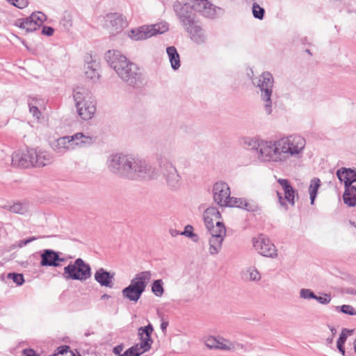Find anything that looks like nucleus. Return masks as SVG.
Returning <instances> with one entry per match:
<instances>
[{
    "instance_id": "obj_1",
    "label": "nucleus",
    "mask_w": 356,
    "mask_h": 356,
    "mask_svg": "<svg viewBox=\"0 0 356 356\" xmlns=\"http://www.w3.org/2000/svg\"><path fill=\"white\" fill-rule=\"evenodd\" d=\"M105 59L120 79L127 85L135 88L142 83L143 74L140 68L120 51L108 50L105 54Z\"/></svg>"
},
{
    "instance_id": "obj_2",
    "label": "nucleus",
    "mask_w": 356,
    "mask_h": 356,
    "mask_svg": "<svg viewBox=\"0 0 356 356\" xmlns=\"http://www.w3.org/2000/svg\"><path fill=\"white\" fill-rule=\"evenodd\" d=\"M74 99L77 113L83 120H90L96 112V102L88 90L78 87L74 90Z\"/></svg>"
},
{
    "instance_id": "obj_3",
    "label": "nucleus",
    "mask_w": 356,
    "mask_h": 356,
    "mask_svg": "<svg viewBox=\"0 0 356 356\" xmlns=\"http://www.w3.org/2000/svg\"><path fill=\"white\" fill-rule=\"evenodd\" d=\"M129 167L127 166L128 175L123 178L130 180L151 179L154 176V172L151 165L145 161L140 160L130 156L129 159Z\"/></svg>"
},
{
    "instance_id": "obj_4",
    "label": "nucleus",
    "mask_w": 356,
    "mask_h": 356,
    "mask_svg": "<svg viewBox=\"0 0 356 356\" xmlns=\"http://www.w3.org/2000/svg\"><path fill=\"white\" fill-rule=\"evenodd\" d=\"M305 139L299 135L289 136L277 140V145L280 147L279 149L284 161L290 156L300 154L305 149Z\"/></svg>"
},
{
    "instance_id": "obj_5",
    "label": "nucleus",
    "mask_w": 356,
    "mask_h": 356,
    "mask_svg": "<svg viewBox=\"0 0 356 356\" xmlns=\"http://www.w3.org/2000/svg\"><path fill=\"white\" fill-rule=\"evenodd\" d=\"M63 270L62 275L66 280L83 282L90 278L92 275L90 266L81 258L76 259L74 262L71 261Z\"/></svg>"
},
{
    "instance_id": "obj_6",
    "label": "nucleus",
    "mask_w": 356,
    "mask_h": 356,
    "mask_svg": "<svg viewBox=\"0 0 356 356\" xmlns=\"http://www.w3.org/2000/svg\"><path fill=\"white\" fill-rule=\"evenodd\" d=\"M337 177L341 182L344 184V192L343 194V200L345 204L351 203L354 198H350L353 191H356V186L353 184L356 182V170L347 168L345 167L340 168L337 171Z\"/></svg>"
},
{
    "instance_id": "obj_7",
    "label": "nucleus",
    "mask_w": 356,
    "mask_h": 356,
    "mask_svg": "<svg viewBox=\"0 0 356 356\" xmlns=\"http://www.w3.org/2000/svg\"><path fill=\"white\" fill-rule=\"evenodd\" d=\"M274 79L273 75L268 72H263L259 78L257 86L261 92V98L264 102L266 113L270 115L272 113L271 96Z\"/></svg>"
},
{
    "instance_id": "obj_8",
    "label": "nucleus",
    "mask_w": 356,
    "mask_h": 356,
    "mask_svg": "<svg viewBox=\"0 0 356 356\" xmlns=\"http://www.w3.org/2000/svg\"><path fill=\"white\" fill-rule=\"evenodd\" d=\"M257 154L258 157L264 161H284V158L281 154L280 147L277 145V140L273 141H260V145Z\"/></svg>"
},
{
    "instance_id": "obj_9",
    "label": "nucleus",
    "mask_w": 356,
    "mask_h": 356,
    "mask_svg": "<svg viewBox=\"0 0 356 356\" xmlns=\"http://www.w3.org/2000/svg\"><path fill=\"white\" fill-rule=\"evenodd\" d=\"M130 156L123 154H111L106 161V165L110 172L123 178L127 173V166L129 165V159Z\"/></svg>"
},
{
    "instance_id": "obj_10",
    "label": "nucleus",
    "mask_w": 356,
    "mask_h": 356,
    "mask_svg": "<svg viewBox=\"0 0 356 356\" xmlns=\"http://www.w3.org/2000/svg\"><path fill=\"white\" fill-rule=\"evenodd\" d=\"M173 8L177 17L184 29H186V27L196 22L195 13L193 10L190 3H186L183 5L180 3L176 4L174 5Z\"/></svg>"
},
{
    "instance_id": "obj_11",
    "label": "nucleus",
    "mask_w": 356,
    "mask_h": 356,
    "mask_svg": "<svg viewBox=\"0 0 356 356\" xmlns=\"http://www.w3.org/2000/svg\"><path fill=\"white\" fill-rule=\"evenodd\" d=\"M277 182L282 186L284 193V197H283L281 193L277 191L279 203L285 210H288L289 207L286 202L293 207L295 204V195L298 196V193L291 185L288 179H279Z\"/></svg>"
},
{
    "instance_id": "obj_12",
    "label": "nucleus",
    "mask_w": 356,
    "mask_h": 356,
    "mask_svg": "<svg viewBox=\"0 0 356 356\" xmlns=\"http://www.w3.org/2000/svg\"><path fill=\"white\" fill-rule=\"evenodd\" d=\"M255 250L262 256L275 258L277 256V250L270 240L263 234H260L253 241Z\"/></svg>"
},
{
    "instance_id": "obj_13",
    "label": "nucleus",
    "mask_w": 356,
    "mask_h": 356,
    "mask_svg": "<svg viewBox=\"0 0 356 356\" xmlns=\"http://www.w3.org/2000/svg\"><path fill=\"white\" fill-rule=\"evenodd\" d=\"M40 257V266L42 267H58L66 259L60 257L61 252L51 249H44L38 252Z\"/></svg>"
},
{
    "instance_id": "obj_14",
    "label": "nucleus",
    "mask_w": 356,
    "mask_h": 356,
    "mask_svg": "<svg viewBox=\"0 0 356 356\" xmlns=\"http://www.w3.org/2000/svg\"><path fill=\"white\" fill-rule=\"evenodd\" d=\"M212 191L213 200L220 207H224V204L230 200V188L224 181L216 182L213 186Z\"/></svg>"
},
{
    "instance_id": "obj_15",
    "label": "nucleus",
    "mask_w": 356,
    "mask_h": 356,
    "mask_svg": "<svg viewBox=\"0 0 356 356\" xmlns=\"http://www.w3.org/2000/svg\"><path fill=\"white\" fill-rule=\"evenodd\" d=\"M33 156H36L35 150L33 149H27L26 152H15L12 156V163L23 168L33 167Z\"/></svg>"
},
{
    "instance_id": "obj_16",
    "label": "nucleus",
    "mask_w": 356,
    "mask_h": 356,
    "mask_svg": "<svg viewBox=\"0 0 356 356\" xmlns=\"http://www.w3.org/2000/svg\"><path fill=\"white\" fill-rule=\"evenodd\" d=\"M106 26L110 30L113 35L122 31L126 25V21L122 14L108 13L105 17Z\"/></svg>"
},
{
    "instance_id": "obj_17",
    "label": "nucleus",
    "mask_w": 356,
    "mask_h": 356,
    "mask_svg": "<svg viewBox=\"0 0 356 356\" xmlns=\"http://www.w3.org/2000/svg\"><path fill=\"white\" fill-rule=\"evenodd\" d=\"M193 10L205 17H213L216 15V7L208 0H188Z\"/></svg>"
},
{
    "instance_id": "obj_18",
    "label": "nucleus",
    "mask_w": 356,
    "mask_h": 356,
    "mask_svg": "<svg viewBox=\"0 0 356 356\" xmlns=\"http://www.w3.org/2000/svg\"><path fill=\"white\" fill-rule=\"evenodd\" d=\"M161 168L168 185L172 188H179L180 186V179L175 167L170 163H165Z\"/></svg>"
},
{
    "instance_id": "obj_19",
    "label": "nucleus",
    "mask_w": 356,
    "mask_h": 356,
    "mask_svg": "<svg viewBox=\"0 0 356 356\" xmlns=\"http://www.w3.org/2000/svg\"><path fill=\"white\" fill-rule=\"evenodd\" d=\"M153 331L154 328L151 323L138 328V334L140 341V346L141 348L147 351L150 350L153 343V339L152 338Z\"/></svg>"
},
{
    "instance_id": "obj_20",
    "label": "nucleus",
    "mask_w": 356,
    "mask_h": 356,
    "mask_svg": "<svg viewBox=\"0 0 356 356\" xmlns=\"http://www.w3.org/2000/svg\"><path fill=\"white\" fill-rule=\"evenodd\" d=\"M151 272L149 270L140 272L136 274L131 280L129 286L143 293L149 280L151 279Z\"/></svg>"
},
{
    "instance_id": "obj_21",
    "label": "nucleus",
    "mask_w": 356,
    "mask_h": 356,
    "mask_svg": "<svg viewBox=\"0 0 356 356\" xmlns=\"http://www.w3.org/2000/svg\"><path fill=\"white\" fill-rule=\"evenodd\" d=\"M128 36L135 41L144 40L153 36L151 25H143L136 29H132L128 33Z\"/></svg>"
},
{
    "instance_id": "obj_22",
    "label": "nucleus",
    "mask_w": 356,
    "mask_h": 356,
    "mask_svg": "<svg viewBox=\"0 0 356 356\" xmlns=\"http://www.w3.org/2000/svg\"><path fill=\"white\" fill-rule=\"evenodd\" d=\"M186 32L189 34L191 39L195 43L200 44L206 41L207 36L202 28L195 22L193 25L189 26L185 29Z\"/></svg>"
},
{
    "instance_id": "obj_23",
    "label": "nucleus",
    "mask_w": 356,
    "mask_h": 356,
    "mask_svg": "<svg viewBox=\"0 0 356 356\" xmlns=\"http://www.w3.org/2000/svg\"><path fill=\"white\" fill-rule=\"evenodd\" d=\"M95 280L102 286L112 288L113 285L114 273H111L104 268H100L95 273Z\"/></svg>"
},
{
    "instance_id": "obj_24",
    "label": "nucleus",
    "mask_w": 356,
    "mask_h": 356,
    "mask_svg": "<svg viewBox=\"0 0 356 356\" xmlns=\"http://www.w3.org/2000/svg\"><path fill=\"white\" fill-rule=\"evenodd\" d=\"M53 150L58 154L65 153L67 150L72 149L69 136L60 137L51 144Z\"/></svg>"
},
{
    "instance_id": "obj_25",
    "label": "nucleus",
    "mask_w": 356,
    "mask_h": 356,
    "mask_svg": "<svg viewBox=\"0 0 356 356\" xmlns=\"http://www.w3.org/2000/svg\"><path fill=\"white\" fill-rule=\"evenodd\" d=\"M14 25L20 29H25L27 33L35 31L39 29L38 24L29 19V17L16 19Z\"/></svg>"
},
{
    "instance_id": "obj_26",
    "label": "nucleus",
    "mask_w": 356,
    "mask_h": 356,
    "mask_svg": "<svg viewBox=\"0 0 356 356\" xmlns=\"http://www.w3.org/2000/svg\"><path fill=\"white\" fill-rule=\"evenodd\" d=\"M14 25L20 29H25L27 33L35 31L39 29L38 24L29 19V17L16 19Z\"/></svg>"
},
{
    "instance_id": "obj_27",
    "label": "nucleus",
    "mask_w": 356,
    "mask_h": 356,
    "mask_svg": "<svg viewBox=\"0 0 356 356\" xmlns=\"http://www.w3.org/2000/svg\"><path fill=\"white\" fill-rule=\"evenodd\" d=\"M72 149L77 145H90L93 140L90 136H85L82 133H76L73 136H69Z\"/></svg>"
},
{
    "instance_id": "obj_28",
    "label": "nucleus",
    "mask_w": 356,
    "mask_h": 356,
    "mask_svg": "<svg viewBox=\"0 0 356 356\" xmlns=\"http://www.w3.org/2000/svg\"><path fill=\"white\" fill-rule=\"evenodd\" d=\"M35 156H33V167H43L51 162V156L47 152L35 150Z\"/></svg>"
},
{
    "instance_id": "obj_29",
    "label": "nucleus",
    "mask_w": 356,
    "mask_h": 356,
    "mask_svg": "<svg viewBox=\"0 0 356 356\" xmlns=\"http://www.w3.org/2000/svg\"><path fill=\"white\" fill-rule=\"evenodd\" d=\"M166 52L172 68L175 70H178L180 67V58L177 49L174 46H170L167 47Z\"/></svg>"
},
{
    "instance_id": "obj_30",
    "label": "nucleus",
    "mask_w": 356,
    "mask_h": 356,
    "mask_svg": "<svg viewBox=\"0 0 356 356\" xmlns=\"http://www.w3.org/2000/svg\"><path fill=\"white\" fill-rule=\"evenodd\" d=\"M122 293L124 298H127L131 302H137L140 298L143 292L128 286L122 290Z\"/></svg>"
},
{
    "instance_id": "obj_31",
    "label": "nucleus",
    "mask_w": 356,
    "mask_h": 356,
    "mask_svg": "<svg viewBox=\"0 0 356 356\" xmlns=\"http://www.w3.org/2000/svg\"><path fill=\"white\" fill-rule=\"evenodd\" d=\"M225 237L216 235L209 238V253L212 255L217 254L222 248V243Z\"/></svg>"
},
{
    "instance_id": "obj_32",
    "label": "nucleus",
    "mask_w": 356,
    "mask_h": 356,
    "mask_svg": "<svg viewBox=\"0 0 356 356\" xmlns=\"http://www.w3.org/2000/svg\"><path fill=\"white\" fill-rule=\"evenodd\" d=\"M207 229L211 234V237H215L216 235H220L222 237L226 236V228L222 222L216 221L214 227Z\"/></svg>"
},
{
    "instance_id": "obj_33",
    "label": "nucleus",
    "mask_w": 356,
    "mask_h": 356,
    "mask_svg": "<svg viewBox=\"0 0 356 356\" xmlns=\"http://www.w3.org/2000/svg\"><path fill=\"white\" fill-rule=\"evenodd\" d=\"M320 186L321 180L318 178L314 177L311 180L309 188L311 204H314V200Z\"/></svg>"
},
{
    "instance_id": "obj_34",
    "label": "nucleus",
    "mask_w": 356,
    "mask_h": 356,
    "mask_svg": "<svg viewBox=\"0 0 356 356\" xmlns=\"http://www.w3.org/2000/svg\"><path fill=\"white\" fill-rule=\"evenodd\" d=\"M162 280H155L152 285V291L157 297H161L163 294L164 289L163 286Z\"/></svg>"
},
{
    "instance_id": "obj_35",
    "label": "nucleus",
    "mask_w": 356,
    "mask_h": 356,
    "mask_svg": "<svg viewBox=\"0 0 356 356\" xmlns=\"http://www.w3.org/2000/svg\"><path fill=\"white\" fill-rule=\"evenodd\" d=\"M245 199L243 198H236L230 196V200L227 201L226 204H224V207H237L242 208L243 204L244 203Z\"/></svg>"
},
{
    "instance_id": "obj_36",
    "label": "nucleus",
    "mask_w": 356,
    "mask_h": 356,
    "mask_svg": "<svg viewBox=\"0 0 356 356\" xmlns=\"http://www.w3.org/2000/svg\"><path fill=\"white\" fill-rule=\"evenodd\" d=\"M56 356H75L73 350L70 349V347L67 345L60 346L57 348Z\"/></svg>"
},
{
    "instance_id": "obj_37",
    "label": "nucleus",
    "mask_w": 356,
    "mask_h": 356,
    "mask_svg": "<svg viewBox=\"0 0 356 356\" xmlns=\"http://www.w3.org/2000/svg\"><path fill=\"white\" fill-rule=\"evenodd\" d=\"M29 19H33L37 24H38V27L40 28L43 22L47 19V16L42 12H33L30 16Z\"/></svg>"
},
{
    "instance_id": "obj_38",
    "label": "nucleus",
    "mask_w": 356,
    "mask_h": 356,
    "mask_svg": "<svg viewBox=\"0 0 356 356\" xmlns=\"http://www.w3.org/2000/svg\"><path fill=\"white\" fill-rule=\"evenodd\" d=\"M208 216L209 218H213L215 220H220L222 217L220 212L215 207L207 208L204 213V216Z\"/></svg>"
},
{
    "instance_id": "obj_39",
    "label": "nucleus",
    "mask_w": 356,
    "mask_h": 356,
    "mask_svg": "<svg viewBox=\"0 0 356 356\" xmlns=\"http://www.w3.org/2000/svg\"><path fill=\"white\" fill-rule=\"evenodd\" d=\"M153 35L161 34L168 31L169 26L167 23L163 24H152L151 25Z\"/></svg>"
},
{
    "instance_id": "obj_40",
    "label": "nucleus",
    "mask_w": 356,
    "mask_h": 356,
    "mask_svg": "<svg viewBox=\"0 0 356 356\" xmlns=\"http://www.w3.org/2000/svg\"><path fill=\"white\" fill-rule=\"evenodd\" d=\"M337 312H341L343 314H348L350 316L356 315V311L354 307L349 305H343L342 306L336 307Z\"/></svg>"
},
{
    "instance_id": "obj_41",
    "label": "nucleus",
    "mask_w": 356,
    "mask_h": 356,
    "mask_svg": "<svg viewBox=\"0 0 356 356\" xmlns=\"http://www.w3.org/2000/svg\"><path fill=\"white\" fill-rule=\"evenodd\" d=\"M205 344L209 348L226 349L225 347L220 346V343L213 337H209L206 339Z\"/></svg>"
},
{
    "instance_id": "obj_42",
    "label": "nucleus",
    "mask_w": 356,
    "mask_h": 356,
    "mask_svg": "<svg viewBox=\"0 0 356 356\" xmlns=\"http://www.w3.org/2000/svg\"><path fill=\"white\" fill-rule=\"evenodd\" d=\"M7 277L12 280L17 286H21L24 282V276L20 273H10L8 274Z\"/></svg>"
},
{
    "instance_id": "obj_43",
    "label": "nucleus",
    "mask_w": 356,
    "mask_h": 356,
    "mask_svg": "<svg viewBox=\"0 0 356 356\" xmlns=\"http://www.w3.org/2000/svg\"><path fill=\"white\" fill-rule=\"evenodd\" d=\"M252 14L255 18L262 19L264 17L265 10L257 3H254L252 4Z\"/></svg>"
},
{
    "instance_id": "obj_44",
    "label": "nucleus",
    "mask_w": 356,
    "mask_h": 356,
    "mask_svg": "<svg viewBox=\"0 0 356 356\" xmlns=\"http://www.w3.org/2000/svg\"><path fill=\"white\" fill-rule=\"evenodd\" d=\"M94 64L92 63H90L88 64V70L86 71V74L88 78L91 79H95L96 77H99V74L95 68H94Z\"/></svg>"
},
{
    "instance_id": "obj_45",
    "label": "nucleus",
    "mask_w": 356,
    "mask_h": 356,
    "mask_svg": "<svg viewBox=\"0 0 356 356\" xmlns=\"http://www.w3.org/2000/svg\"><path fill=\"white\" fill-rule=\"evenodd\" d=\"M300 296L303 299H314L316 298V295L309 289H302L300 291Z\"/></svg>"
},
{
    "instance_id": "obj_46",
    "label": "nucleus",
    "mask_w": 356,
    "mask_h": 356,
    "mask_svg": "<svg viewBox=\"0 0 356 356\" xmlns=\"http://www.w3.org/2000/svg\"><path fill=\"white\" fill-rule=\"evenodd\" d=\"M243 209L246 210L249 212H256L259 210V207L257 204L254 202H249L246 200H245L244 203L243 204Z\"/></svg>"
},
{
    "instance_id": "obj_47",
    "label": "nucleus",
    "mask_w": 356,
    "mask_h": 356,
    "mask_svg": "<svg viewBox=\"0 0 356 356\" xmlns=\"http://www.w3.org/2000/svg\"><path fill=\"white\" fill-rule=\"evenodd\" d=\"M261 140L255 139V138H248L245 140V144H247L248 148L252 150H255L257 152L258 151L259 147H257V145H260Z\"/></svg>"
},
{
    "instance_id": "obj_48",
    "label": "nucleus",
    "mask_w": 356,
    "mask_h": 356,
    "mask_svg": "<svg viewBox=\"0 0 356 356\" xmlns=\"http://www.w3.org/2000/svg\"><path fill=\"white\" fill-rule=\"evenodd\" d=\"M11 5L19 8L23 9L28 6V0H7Z\"/></svg>"
},
{
    "instance_id": "obj_49",
    "label": "nucleus",
    "mask_w": 356,
    "mask_h": 356,
    "mask_svg": "<svg viewBox=\"0 0 356 356\" xmlns=\"http://www.w3.org/2000/svg\"><path fill=\"white\" fill-rule=\"evenodd\" d=\"M350 332L348 329L343 328L337 339V344H344L347 339V334Z\"/></svg>"
},
{
    "instance_id": "obj_50",
    "label": "nucleus",
    "mask_w": 356,
    "mask_h": 356,
    "mask_svg": "<svg viewBox=\"0 0 356 356\" xmlns=\"http://www.w3.org/2000/svg\"><path fill=\"white\" fill-rule=\"evenodd\" d=\"M319 303L322 305H327L331 301V296L328 293H324L323 296H317L315 298Z\"/></svg>"
},
{
    "instance_id": "obj_51",
    "label": "nucleus",
    "mask_w": 356,
    "mask_h": 356,
    "mask_svg": "<svg viewBox=\"0 0 356 356\" xmlns=\"http://www.w3.org/2000/svg\"><path fill=\"white\" fill-rule=\"evenodd\" d=\"M129 349H132L133 355H135L136 353H138L137 356H140L142 354L147 352V350L140 348V343H138L134 346L129 348Z\"/></svg>"
},
{
    "instance_id": "obj_52",
    "label": "nucleus",
    "mask_w": 356,
    "mask_h": 356,
    "mask_svg": "<svg viewBox=\"0 0 356 356\" xmlns=\"http://www.w3.org/2000/svg\"><path fill=\"white\" fill-rule=\"evenodd\" d=\"M24 210V207L20 203H15L9 207V211L15 213H23Z\"/></svg>"
},
{
    "instance_id": "obj_53",
    "label": "nucleus",
    "mask_w": 356,
    "mask_h": 356,
    "mask_svg": "<svg viewBox=\"0 0 356 356\" xmlns=\"http://www.w3.org/2000/svg\"><path fill=\"white\" fill-rule=\"evenodd\" d=\"M249 274H250V280L252 281L259 280L261 279V275L259 271L255 268H250Z\"/></svg>"
},
{
    "instance_id": "obj_54",
    "label": "nucleus",
    "mask_w": 356,
    "mask_h": 356,
    "mask_svg": "<svg viewBox=\"0 0 356 356\" xmlns=\"http://www.w3.org/2000/svg\"><path fill=\"white\" fill-rule=\"evenodd\" d=\"M204 221L205 223V226L207 229L212 228L214 227V218H209L208 216H204ZM217 221H219V220H217Z\"/></svg>"
},
{
    "instance_id": "obj_55",
    "label": "nucleus",
    "mask_w": 356,
    "mask_h": 356,
    "mask_svg": "<svg viewBox=\"0 0 356 356\" xmlns=\"http://www.w3.org/2000/svg\"><path fill=\"white\" fill-rule=\"evenodd\" d=\"M42 236H39V237L32 236V237H30L26 239L21 240V241H19L18 245H19V247L22 248L23 246L26 245L28 243H29L33 241H35L38 238H42Z\"/></svg>"
},
{
    "instance_id": "obj_56",
    "label": "nucleus",
    "mask_w": 356,
    "mask_h": 356,
    "mask_svg": "<svg viewBox=\"0 0 356 356\" xmlns=\"http://www.w3.org/2000/svg\"><path fill=\"white\" fill-rule=\"evenodd\" d=\"M192 233H193V227L192 225H187L184 227V232H181L180 233V235H184V236H186L187 237H190L191 235L192 234Z\"/></svg>"
},
{
    "instance_id": "obj_57",
    "label": "nucleus",
    "mask_w": 356,
    "mask_h": 356,
    "mask_svg": "<svg viewBox=\"0 0 356 356\" xmlns=\"http://www.w3.org/2000/svg\"><path fill=\"white\" fill-rule=\"evenodd\" d=\"M22 356H40L33 348H26L22 350Z\"/></svg>"
},
{
    "instance_id": "obj_58",
    "label": "nucleus",
    "mask_w": 356,
    "mask_h": 356,
    "mask_svg": "<svg viewBox=\"0 0 356 356\" xmlns=\"http://www.w3.org/2000/svg\"><path fill=\"white\" fill-rule=\"evenodd\" d=\"M54 33V29L51 26H43L42 34L47 36H51Z\"/></svg>"
},
{
    "instance_id": "obj_59",
    "label": "nucleus",
    "mask_w": 356,
    "mask_h": 356,
    "mask_svg": "<svg viewBox=\"0 0 356 356\" xmlns=\"http://www.w3.org/2000/svg\"><path fill=\"white\" fill-rule=\"evenodd\" d=\"M124 349V344L123 343H120L116 346H115L113 348V353L118 355V356H120V355H122V351Z\"/></svg>"
},
{
    "instance_id": "obj_60",
    "label": "nucleus",
    "mask_w": 356,
    "mask_h": 356,
    "mask_svg": "<svg viewBox=\"0 0 356 356\" xmlns=\"http://www.w3.org/2000/svg\"><path fill=\"white\" fill-rule=\"evenodd\" d=\"M30 112L33 114L34 117L39 118V115H40V111L37 106H31L29 107Z\"/></svg>"
},
{
    "instance_id": "obj_61",
    "label": "nucleus",
    "mask_w": 356,
    "mask_h": 356,
    "mask_svg": "<svg viewBox=\"0 0 356 356\" xmlns=\"http://www.w3.org/2000/svg\"><path fill=\"white\" fill-rule=\"evenodd\" d=\"M337 349L339 350V353L343 356H351L352 353H346V350L344 348L343 344H337Z\"/></svg>"
},
{
    "instance_id": "obj_62",
    "label": "nucleus",
    "mask_w": 356,
    "mask_h": 356,
    "mask_svg": "<svg viewBox=\"0 0 356 356\" xmlns=\"http://www.w3.org/2000/svg\"><path fill=\"white\" fill-rule=\"evenodd\" d=\"M138 353H136L135 355L132 354V349L126 350L122 355L120 356H137Z\"/></svg>"
},
{
    "instance_id": "obj_63",
    "label": "nucleus",
    "mask_w": 356,
    "mask_h": 356,
    "mask_svg": "<svg viewBox=\"0 0 356 356\" xmlns=\"http://www.w3.org/2000/svg\"><path fill=\"white\" fill-rule=\"evenodd\" d=\"M189 238H191L193 240V241H194V242H197L199 240L198 235L195 233H192V234L191 235V236Z\"/></svg>"
},
{
    "instance_id": "obj_64",
    "label": "nucleus",
    "mask_w": 356,
    "mask_h": 356,
    "mask_svg": "<svg viewBox=\"0 0 356 356\" xmlns=\"http://www.w3.org/2000/svg\"><path fill=\"white\" fill-rule=\"evenodd\" d=\"M170 232L171 235L174 237L177 236V235H180V233H181L176 229H170Z\"/></svg>"
}]
</instances>
